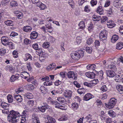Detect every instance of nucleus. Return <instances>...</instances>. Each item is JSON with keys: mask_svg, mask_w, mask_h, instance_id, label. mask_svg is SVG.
I'll return each instance as SVG.
<instances>
[{"mask_svg": "<svg viewBox=\"0 0 123 123\" xmlns=\"http://www.w3.org/2000/svg\"><path fill=\"white\" fill-rule=\"evenodd\" d=\"M10 114L7 116L8 120L10 122L13 123H16L19 121L18 118L19 117L18 113L12 110L10 111Z\"/></svg>", "mask_w": 123, "mask_h": 123, "instance_id": "f257e3e1", "label": "nucleus"}, {"mask_svg": "<svg viewBox=\"0 0 123 123\" xmlns=\"http://www.w3.org/2000/svg\"><path fill=\"white\" fill-rule=\"evenodd\" d=\"M117 102V99L114 98H111L109 102L107 104H105V105L109 109H112L115 106Z\"/></svg>", "mask_w": 123, "mask_h": 123, "instance_id": "f03ea898", "label": "nucleus"}, {"mask_svg": "<svg viewBox=\"0 0 123 123\" xmlns=\"http://www.w3.org/2000/svg\"><path fill=\"white\" fill-rule=\"evenodd\" d=\"M84 55V52L82 51H79L78 52H75L73 53L71 56L72 58L74 60H77L79 59L80 57H82Z\"/></svg>", "mask_w": 123, "mask_h": 123, "instance_id": "7ed1b4c3", "label": "nucleus"}, {"mask_svg": "<svg viewBox=\"0 0 123 123\" xmlns=\"http://www.w3.org/2000/svg\"><path fill=\"white\" fill-rule=\"evenodd\" d=\"M99 36L101 40L104 41V43L106 42L107 34L106 31L103 30L99 34Z\"/></svg>", "mask_w": 123, "mask_h": 123, "instance_id": "20e7f679", "label": "nucleus"}, {"mask_svg": "<svg viewBox=\"0 0 123 123\" xmlns=\"http://www.w3.org/2000/svg\"><path fill=\"white\" fill-rule=\"evenodd\" d=\"M68 76L69 78H73L75 80L77 78V75L76 74L74 73V72L70 71L67 73Z\"/></svg>", "mask_w": 123, "mask_h": 123, "instance_id": "39448f33", "label": "nucleus"}, {"mask_svg": "<svg viewBox=\"0 0 123 123\" xmlns=\"http://www.w3.org/2000/svg\"><path fill=\"white\" fill-rule=\"evenodd\" d=\"M95 77H98L100 80H102L103 79V72L101 70L99 72H95Z\"/></svg>", "mask_w": 123, "mask_h": 123, "instance_id": "423d86ee", "label": "nucleus"}, {"mask_svg": "<svg viewBox=\"0 0 123 123\" xmlns=\"http://www.w3.org/2000/svg\"><path fill=\"white\" fill-rule=\"evenodd\" d=\"M115 71L110 70H107L106 71V74L108 77H113L115 75Z\"/></svg>", "mask_w": 123, "mask_h": 123, "instance_id": "0eeeda50", "label": "nucleus"}, {"mask_svg": "<svg viewBox=\"0 0 123 123\" xmlns=\"http://www.w3.org/2000/svg\"><path fill=\"white\" fill-rule=\"evenodd\" d=\"M95 74L94 72H88L85 73V75L88 78L90 79H93L95 77Z\"/></svg>", "mask_w": 123, "mask_h": 123, "instance_id": "6e6552de", "label": "nucleus"}, {"mask_svg": "<svg viewBox=\"0 0 123 123\" xmlns=\"http://www.w3.org/2000/svg\"><path fill=\"white\" fill-rule=\"evenodd\" d=\"M54 105H55V107L58 108L60 109H61L63 110L64 108V106L62 104H61L55 101Z\"/></svg>", "mask_w": 123, "mask_h": 123, "instance_id": "1a4fd4ad", "label": "nucleus"}, {"mask_svg": "<svg viewBox=\"0 0 123 123\" xmlns=\"http://www.w3.org/2000/svg\"><path fill=\"white\" fill-rule=\"evenodd\" d=\"M30 38L32 40L35 39H36L38 36V34L36 31L32 32L30 34Z\"/></svg>", "mask_w": 123, "mask_h": 123, "instance_id": "9d476101", "label": "nucleus"}, {"mask_svg": "<svg viewBox=\"0 0 123 123\" xmlns=\"http://www.w3.org/2000/svg\"><path fill=\"white\" fill-rule=\"evenodd\" d=\"M108 67L109 68L111 69L112 71H116L117 69L115 64L113 62H111L110 64L108 65Z\"/></svg>", "mask_w": 123, "mask_h": 123, "instance_id": "9b49d317", "label": "nucleus"}, {"mask_svg": "<svg viewBox=\"0 0 123 123\" xmlns=\"http://www.w3.org/2000/svg\"><path fill=\"white\" fill-rule=\"evenodd\" d=\"M93 97V95L90 93H88L86 94L84 98V99L87 101L92 98Z\"/></svg>", "mask_w": 123, "mask_h": 123, "instance_id": "f8f14e48", "label": "nucleus"}, {"mask_svg": "<svg viewBox=\"0 0 123 123\" xmlns=\"http://www.w3.org/2000/svg\"><path fill=\"white\" fill-rule=\"evenodd\" d=\"M32 29V28L31 27L28 25L25 26L23 27V31L26 32H30Z\"/></svg>", "mask_w": 123, "mask_h": 123, "instance_id": "ddd939ff", "label": "nucleus"}, {"mask_svg": "<svg viewBox=\"0 0 123 123\" xmlns=\"http://www.w3.org/2000/svg\"><path fill=\"white\" fill-rule=\"evenodd\" d=\"M14 98L18 102H20L22 101L23 99L22 97L20 95H16L14 96Z\"/></svg>", "mask_w": 123, "mask_h": 123, "instance_id": "4468645a", "label": "nucleus"}, {"mask_svg": "<svg viewBox=\"0 0 123 123\" xmlns=\"http://www.w3.org/2000/svg\"><path fill=\"white\" fill-rule=\"evenodd\" d=\"M107 25L108 27L110 28H112L115 25V24L112 22V20H111L108 21Z\"/></svg>", "mask_w": 123, "mask_h": 123, "instance_id": "2eb2a0df", "label": "nucleus"}, {"mask_svg": "<svg viewBox=\"0 0 123 123\" xmlns=\"http://www.w3.org/2000/svg\"><path fill=\"white\" fill-rule=\"evenodd\" d=\"M19 76V74H16L15 75H12L11 77L10 81L11 82H13L16 80L17 79Z\"/></svg>", "mask_w": 123, "mask_h": 123, "instance_id": "dca6fc26", "label": "nucleus"}, {"mask_svg": "<svg viewBox=\"0 0 123 123\" xmlns=\"http://www.w3.org/2000/svg\"><path fill=\"white\" fill-rule=\"evenodd\" d=\"M72 92L71 91H66L64 94V96L66 97L70 98L72 96Z\"/></svg>", "mask_w": 123, "mask_h": 123, "instance_id": "f3484780", "label": "nucleus"}, {"mask_svg": "<svg viewBox=\"0 0 123 123\" xmlns=\"http://www.w3.org/2000/svg\"><path fill=\"white\" fill-rule=\"evenodd\" d=\"M119 39V37L117 35H114L112 37L111 39V42L113 43H114Z\"/></svg>", "mask_w": 123, "mask_h": 123, "instance_id": "a211bd4d", "label": "nucleus"}, {"mask_svg": "<svg viewBox=\"0 0 123 123\" xmlns=\"http://www.w3.org/2000/svg\"><path fill=\"white\" fill-rule=\"evenodd\" d=\"M78 26L79 27V29H80V30L84 29L85 27V23L83 21H80L78 24Z\"/></svg>", "mask_w": 123, "mask_h": 123, "instance_id": "6ab92c4d", "label": "nucleus"}, {"mask_svg": "<svg viewBox=\"0 0 123 123\" xmlns=\"http://www.w3.org/2000/svg\"><path fill=\"white\" fill-rule=\"evenodd\" d=\"M116 88L120 93H123V87L120 85H118L116 86Z\"/></svg>", "mask_w": 123, "mask_h": 123, "instance_id": "aec40b11", "label": "nucleus"}, {"mask_svg": "<svg viewBox=\"0 0 123 123\" xmlns=\"http://www.w3.org/2000/svg\"><path fill=\"white\" fill-rule=\"evenodd\" d=\"M123 48V43L120 42L118 43L117 44L116 49L120 50Z\"/></svg>", "mask_w": 123, "mask_h": 123, "instance_id": "412c9836", "label": "nucleus"}, {"mask_svg": "<svg viewBox=\"0 0 123 123\" xmlns=\"http://www.w3.org/2000/svg\"><path fill=\"white\" fill-rule=\"evenodd\" d=\"M0 105L2 108L4 109L8 108L9 106L7 104L4 102L0 103Z\"/></svg>", "mask_w": 123, "mask_h": 123, "instance_id": "4be33fe9", "label": "nucleus"}, {"mask_svg": "<svg viewBox=\"0 0 123 123\" xmlns=\"http://www.w3.org/2000/svg\"><path fill=\"white\" fill-rule=\"evenodd\" d=\"M37 6L41 8V10H43L46 8L45 5L41 2H40L39 4L37 5Z\"/></svg>", "mask_w": 123, "mask_h": 123, "instance_id": "5701e85b", "label": "nucleus"}, {"mask_svg": "<svg viewBox=\"0 0 123 123\" xmlns=\"http://www.w3.org/2000/svg\"><path fill=\"white\" fill-rule=\"evenodd\" d=\"M48 121L50 123H55V120L50 116H48L47 117Z\"/></svg>", "mask_w": 123, "mask_h": 123, "instance_id": "b1692460", "label": "nucleus"}, {"mask_svg": "<svg viewBox=\"0 0 123 123\" xmlns=\"http://www.w3.org/2000/svg\"><path fill=\"white\" fill-rule=\"evenodd\" d=\"M6 68V69L11 73H13L15 72L14 68L12 66H8Z\"/></svg>", "mask_w": 123, "mask_h": 123, "instance_id": "393cba45", "label": "nucleus"}, {"mask_svg": "<svg viewBox=\"0 0 123 123\" xmlns=\"http://www.w3.org/2000/svg\"><path fill=\"white\" fill-rule=\"evenodd\" d=\"M96 11L100 14H102L103 13V10L102 9V7L101 6H99L97 9Z\"/></svg>", "mask_w": 123, "mask_h": 123, "instance_id": "a878e982", "label": "nucleus"}, {"mask_svg": "<svg viewBox=\"0 0 123 123\" xmlns=\"http://www.w3.org/2000/svg\"><path fill=\"white\" fill-rule=\"evenodd\" d=\"M109 116L112 117H115L116 116L115 113L112 110L109 111L108 112Z\"/></svg>", "mask_w": 123, "mask_h": 123, "instance_id": "bb28decb", "label": "nucleus"}, {"mask_svg": "<svg viewBox=\"0 0 123 123\" xmlns=\"http://www.w3.org/2000/svg\"><path fill=\"white\" fill-rule=\"evenodd\" d=\"M24 59L25 61H27L28 59L31 60L32 59V57L30 54H26L25 55V57Z\"/></svg>", "mask_w": 123, "mask_h": 123, "instance_id": "cd10ccee", "label": "nucleus"}, {"mask_svg": "<svg viewBox=\"0 0 123 123\" xmlns=\"http://www.w3.org/2000/svg\"><path fill=\"white\" fill-rule=\"evenodd\" d=\"M47 101L49 104L54 105L55 104V101H54L51 98L49 97L47 99Z\"/></svg>", "mask_w": 123, "mask_h": 123, "instance_id": "c85d7f7f", "label": "nucleus"}, {"mask_svg": "<svg viewBox=\"0 0 123 123\" xmlns=\"http://www.w3.org/2000/svg\"><path fill=\"white\" fill-rule=\"evenodd\" d=\"M13 22L11 20H7L4 22V23L7 25L12 26L13 25Z\"/></svg>", "mask_w": 123, "mask_h": 123, "instance_id": "c756f323", "label": "nucleus"}, {"mask_svg": "<svg viewBox=\"0 0 123 123\" xmlns=\"http://www.w3.org/2000/svg\"><path fill=\"white\" fill-rule=\"evenodd\" d=\"M50 45V43H49L45 42L43 44L42 46L43 48L47 49L49 47Z\"/></svg>", "mask_w": 123, "mask_h": 123, "instance_id": "7c9ffc66", "label": "nucleus"}, {"mask_svg": "<svg viewBox=\"0 0 123 123\" xmlns=\"http://www.w3.org/2000/svg\"><path fill=\"white\" fill-rule=\"evenodd\" d=\"M7 98L9 103H12L13 101V97L12 95H8L7 96Z\"/></svg>", "mask_w": 123, "mask_h": 123, "instance_id": "2f4dec72", "label": "nucleus"}, {"mask_svg": "<svg viewBox=\"0 0 123 123\" xmlns=\"http://www.w3.org/2000/svg\"><path fill=\"white\" fill-rule=\"evenodd\" d=\"M18 5L17 2L15 1H12L10 3V6L12 7H15Z\"/></svg>", "mask_w": 123, "mask_h": 123, "instance_id": "473e14b6", "label": "nucleus"}, {"mask_svg": "<svg viewBox=\"0 0 123 123\" xmlns=\"http://www.w3.org/2000/svg\"><path fill=\"white\" fill-rule=\"evenodd\" d=\"M25 96H26L27 98L30 99L32 98V94L30 92L26 93L25 94Z\"/></svg>", "mask_w": 123, "mask_h": 123, "instance_id": "72a5a7b5", "label": "nucleus"}, {"mask_svg": "<svg viewBox=\"0 0 123 123\" xmlns=\"http://www.w3.org/2000/svg\"><path fill=\"white\" fill-rule=\"evenodd\" d=\"M78 107L79 106L78 104L76 103H74L72 104V107L74 109H77Z\"/></svg>", "mask_w": 123, "mask_h": 123, "instance_id": "f704fd0d", "label": "nucleus"}, {"mask_svg": "<svg viewBox=\"0 0 123 123\" xmlns=\"http://www.w3.org/2000/svg\"><path fill=\"white\" fill-rule=\"evenodd\" d=\"M6 53V50L4 49H0V55L1 56L4 55Z\"/></svg>", "mask_w": 123, "mask_h": 123, "instance_id": "c9c22d12", "label": "nucleus"}, {"mask_svg": "<svg viewBox=\"0 0 123 123\" xmlns=\"http://www.w3.org/2000/svg\"><path fill=\"white\" fill-rule=\"evenodd\" d=\"M68 3L72 8L74 7V3L73 0H69Z\"/></svg>", "mask_w": 123, "mask_h": 123, "instance_id": "e433bc0d", "label": "nucleus"}, {"mask_svg": "<svg viewBox=\"0 0 123 123\" xmlns=\"http://www.w3.org/2000/svg\"><path fill=\"white\" fill-rule=\"evenodd\" d=\"M92 116L90 114H89L84 119L85 121H87L92 119Z\"/></svg>", "mask_w": 123, "mask_h": 123, "instance_id": "4c0bfd02", "label": "nucleus"}, {"mask_svg": "<svg viewBox=\"0 0 123 123\" xmlns=\"http://www.w3.org/2000/svg\"><path fill=\"white\" fill-rule=\"evenodd\" d=\"M38 109L39 111L43 112H44L46 110V108L44 107L43 106L40 107H38Z\"/></svg>", "mask_w": 123, "mask_h": 123, "instance_id": "58836bf2", "label": "nucleus"}, {"mask_svg": "<svg viewBox=\"0 0 123 123\" xmlns=\"http://www.w3.org/2000/svg\"><path fill=\"white\" fill-rule=\"evenodd\" d=\"M6 45H9V48L11 49H12L13 48L14 46L13 43L10 42H8L6 43Z\"/></svg>", "mask_w": 123, "mask_h": 123, "instance_id": "ea45409f", "label": "nucleus"}, {"mask_svg": "<svg viewBox=\"0 0 123 123\" xmlns=\"http://www.w3.org/2000/svg\"><path fill=\"white\" fill-rule=\"evenodd\" d=\"M57 100H58L59 102L62 103H64L65 102V99L63 97H59L58 98Z\"/></svg>", "mask_w": 123, "mask_h": 123, "instance_id": "a19ab883", "label": "nucleus"}, {"mask_svg": "<svg viewBox=\"0 0 123 123\" xmlns=\"http://www.w3.org/2000/svg\"><path fill=\"white\" fill-rule=\"evenodd\" d=\"M100 89L103 92H105L107 90V88L106 85H104L101 87Z\"/></svg>", "mask_w": 123, "mask_h": 123, "instance_id": "79ce46f5", "label": "nucleus"}, {"mask_svg": "<svg viewBox=\"0 0 123 123\" xmlns=\"http://www.w3.org/2000/svg\"><path fill=\"white\" fill-rule=\"evenodd\" d=\"M108 18L106 16H103L101 18V22L102 23H104V22L107 20Z\"/></svg>", "mask_w": 123, "mask_h": 123, "instance_id": "37998d69", "label": "nucleus"}, {"mask_svg": "<svg viewBox=\"0 0 123 123\" xmlns=\"http://www.w3.org/2000/svg\"><path fill=\"white\" fill-rule=\"evenodd\" d=\"M92 48L91 47H88L86 48V51L89 53H91L92 52Z\"/></svg>", "mask_w": 123, "mask_h": 123, "instance_id": "c03bdc74", "label": "nucleus"}, {"mask_svg": "<svg viewBox=\"0 0 123 123\" xmlns=\"http://www.w3.org/2000/svg\"><path fill=\"white\" fill-rule=\"evenodd\" d=\"M40 89L42 93L44 92L47 90V89L43 86H41Z\"/></svg>", "mask_w": 123, "mask_h": 123, "instance_id": "a18cd8bd", "label": "nucleus"}, {"mask_svg": "<svg viewBox=\"0 0 123 123\" xmlns=\"http://www.w3.org/2000/svg\"><path fill=\"white\" fill-rule=\"evenodd\" d=\"M81 37H77L76 39V42L77 44H79L81 42Z\"/></svg>", "mask_w": 123, "mask_h": 123, "instance_id": "49530a36", "label": "nucleus"}, {"mask_svg": "<svg viewBox=\"0 0 123 123\" xmlns=\"http://www.w3.org/2000/svg\"><path fill=\"white\" fill-rule=\"evenodd\" d=\"M32 48L35 50H37L38 49V45L37 43H34L32 45Z\"/></svg>", "mask_w": 123, "mask_h": 123, "instance_id": "de8ad7c7", "label": "nucleus"}, {"mask_svg": "<svg viewBox=\"0 0 123 123\" xmlns=\"http://www.w3.org/2000/svg\"><path fill=\"white\" fill-rule=\"evenodd\" d=\"M97 3V1L96 0H92L90 2L92 6L96 5Z\"/></svg>", "mask_w": 123, "mask_h": 123, "instance_id": "09e8293b", "label": "nucleus"}, {"mask_svg": "<svg viewBox=\"0 0 123 123\" xmlns=\"http://www.w3.org/2000/svg\"><path fill=\"white\" fill-rule=\"evenodd\" d=\"M27 103L30 106H32L34 105V102L33 100H30L28 101Z\"/></svg>", "mask_w": 123, "mask_h": 123, "instance_id": "8fccbe9b", "label": "nucleus"}, {"mask_svg": "<svg viewBox=\"0 0 123 123\" xmlns=\"http://www.w3.org/2000/svg\"><path fill=\"white\" fill-rule=\"evenodd\" d=\"M2 112L4 114H8L9 113V110L7 108H4L2 110Z\"/></svg>", "mask_w": 123, "mask_h": 123, "instance_id": "3c124183", "label": "nucleus"}, {"mask_svg": "<svg viewBox=\"0 0 123 123\" xmlns=\"http://www.w3.org/2000/svg\"><path fill=\"white\" fill-rule=\"evenodd\" d=\"M8 41L7 39H3L1 40L2 44L5 46H6V43Z\"/></svg>", "mask_w": 123, "mask_h": 123, "instance_id": "603ef678", "label": "nucleus"}, {"mask_svg": "<svg viewBox=\"0 0 123 123\" xmlns=\"http://www.w3.org/2000/svg\"><path fill=\"white\" fill-rule=\"evenodd\" d=\"M32 2L34 4H36V6H37L38 4H39L40 2L39 0H31Z\"/></svg>", "mask_w": 123, "mask_h": 123, "instance_id": "864d4df0", "label": "nucleus"}, {"mask_svg": "<svg viewBox=\"0 0 123 123\" xmlns=\"http://www.w3.org/2000/svg\"><path fill=\"white\" fill-rule=\"evenodd\" d=\"M93 42V41L92 39L91 38H89L87 40V43L88 45H90Z\"/></svg>", "mask_w": 123, "mask_h": 123, "instance_id": "5fc2aeb1", "label": "nucleus"}, {"mask_svg": "<svg viewBox=\"0 0 123 123\" xmlns=\"http://www.w3.org/2000/svg\"><path fill=\"white\" fill-rule=\"evenodd\" d=\"M13 55H14L13 57L15 58H17L18 56V53L16 51L14 50L12 53Z\"/></svg>", "mask_w": 123, "mask_h": 123, "instance_id": "6e6d98bb", "label": "nucleus"}, {"mask_svg": "<svg viewBox=\"0 0 123 123\" xmlns=\"http://www.w3.org/2000/svg\"><path fill=\"white\" fill-rule=\"evenodd\" d=\"M110 3L111 1L109 0H107L105 4L104 7H106L109 6L110 5Z\"/></svg>", "mask_w": 123, "mask_h": 123, "instance_id": "4d7b16f0", "label": "nucleus"}, {"mask_svg": "<svg viewBox=\"0 0 123 123\" xmlns=\"http://www.w3.org/2000/svg\"><path fill=\"white\" fill-rule=\"evenodd\" d=\"M67 73L66 72H61L60 73V75L62 78H64L65 77V75L67 74Z\"/></svg>", "mask_w": 123, "mask_h": 123, "instance_id": "13d9d810", "label": "nucleus"}, {"mask_svg": "<svg viewBox=\"0 0 123 123\" xmlns=\"http://www.w3.org/2000/svg\"><path fill=\"white\" fill-rule=\"evenodd\" d=\"M61 83V82L59 80H56L54 83V84L56 86H58V85H60Z\"/></svg>", "mask_w": 123, "mask_h": 123, "instance_id": "bf43d9fd", "label": "nucleus"}, {"mask_svg": "<svg viewBox=\"0 0 123 123\" xmlns=\"http://www.w3.org/2000/svg\"><path fill=\"white\" fill-rule=\"evenodd\" d=\"M31 42L27 39H25L24 40V44L27 45L28 43H30Z\"/></svg>", "mask_w": 123, "mask_h": 123, "instance_id": "052dcab7", "label": "nucleus"}, {"mask_svg": "<svg viewBox=\"0 0 123 123\" xmlns=\"http://www.w3.org/2000/svg\"><path fill=\"white\" fill-rule=\"evenodd\" d=\"M84 11L87 12H89L90 11V10L88 6H86L84 7Z\"/></svg>", "mask_w": 123, "mask_h": 123, "instance_id": "680f3d73", "label": "nucleus"}, {"mask_svg": "<svg viewBox=\"0 0 123 123\" xmlns=\"http://www.w3.org/2000/svg\"><path fill=\"white\" fill-rule=\"evenodd\" d=\"M74 84L75 86H76L78 88H79L80 87V85L79 83H78L76 81H74Z\"/></svg>", "mask_w": 123, "mask_h": 123, "instance_id": "e2e57ef3", "label": "nucleus"}, {"mask_svg": "<svg viewBox=\"0 0 123 123\" xmlns=\"http://www.w3.org/2000/svg\"><path fill=\"white\" fill-rule=\"evenodd\" d=\"M47 69L48 71H49L50 70H53V69L52 68V65H50L47 67Z\"/></svg>", "mask_w": 123, "mask_h": 123, "instance_id": "0e129e2a", "label": "nucleus"}, {"mask_svg": "<svg viewBox=\"0 0 123 123\" xmlns=\"http://www.w3.org/2000/svg\"><path fill=\"white\" fill-rule=\"evenodd\" d=\"M98 82V79L93 80V81L91 82L92 84L93 85V86H94Z\"/></svg>", "mask_w": 123, "mask_h": 123, "instance_id": "69168bd1", "label": "nucleus"}, {"mask_svg": "<svg viewBox=\"0 0 123 123\" xmlns=\"http://www.w3.org/2000/svg\"><path fill=\"white\" fill-rule=\"evenodd\" d=\"M17 16L18 18L21 19L22 18L23 15L22 13H20L18 14Z\"/></svg>", "mask_w": 123, "mask_h": 123, "instance_id": "338daca9", "label": "nucleus"}, {"mask_svg": "<svg viewBox=\"0 0 123 123\" xmlns=\"http://www.w3.org/2000/svg\"><path fill=\"white\" fill-rule=\"evenodd\" d=\"M32 123H40L39 119L33 120Z\"/></svg>", "mask_w": 123, "mask_h": 123, "instance_id": "774afa93", "label": "nucleus"}]
</instances>
